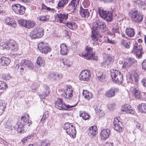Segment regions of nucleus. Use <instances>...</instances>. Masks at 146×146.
<instances>
[{
  "instance_id": "1",
  "label": "nucleus",
  "mask_w": 146,
  "mask_h": 146,
  "mask_svg": "<svg viewBox=\"0 0 146 146\" xmlns=\"http://www.w3.org/2000/svg\"><path fill=\"white\" fill-rule=\"evenodd\" d=\"M29 117L28 114H25L24 115L21 116L20 121H19L17 124L18 126L17 130L18 132L23 133L24 126L27 124V126L29 127L32 124L31 121L29 119Z\"/></svg>"
},
{
  "instance_id": "2",
  "label": "nucleus",
  "mask_w": 146,
  "mask_h": 146,
  "mask_svg": "<svg viewBox=\"0 0 146 146\" xmlns=\"http://www.w3.org/2000/svg\"><path fill=\"white\" fill-rule=\"evenodd\" d=\"M79 96L78 95L75 97V99L74 100L75 101V103L72 105L63 104L62 99L61 98L58 99L55 103V107L60 110H70L69 109L75 107L77 105L79 101Z\"/></svg>"
},
{
  "instance_id": "3",
  "label": "nucleus",
  "mask_w": 146,
  "mask_h": 146,
  "mask_svg": "<svg viewBox=\"0 0 146 146\" xmlns=\"http://www.w3.org/2000/svg\"><path fill=\"white\" fill-rule=\"evenodd\" d=\"M111 76L112 81L116 84H120L123 81V75L119 70L114 69L111 70Z\"/></svg>"
},
{
  "instance_id": "4",
  "label": "nucleus",
  "mask_w": 146,
  "mask_h": 146,
  "mask_svg": "<svg viewBox=\"0 0 146 146\" xmlns=\"http://www.w3.org/2000/svg\"><path fill=\"white\" fill-rule=\"evenodd\" d=\"M92 30L97 31L101 30L102 32H104L107 30L105 24L102 20L96 19L92 23Z\"/></svg>"
},
{
  "instance_id": "5",
  "label": "nucleus",
  "mask_w": 146,
  "mask_h": 146,
  "mask_svg": "<svg viewBox=\"0 0 146 146\" xmlns=\"http://www.w3.org/2000/svg\"><path fill=\"white\" fill-rule=\"evenodd\" d=\"M129 14L131 17L133 21L135 23L141 22L143 20V15L135 9L131 10Z\"/></svg>"
},
{
  "instance_id": "6",
  "label": "nucleus",
  "mask_w": 146,
  "mask_h": 146,
  "mask_svg": "<svg viewBox=\"0 0 146 146\" xmlns=\"http://www.w3.org/2000/svg\"><path fill=\"white\" fill-rule=\"evenodd\" d=\"M82 56L87 60H96L98 58L92 51V48L88 47L85 50V52L82 53Z\"/></svg>"
},
{
  "instance_id": "7",
  "label": "nucleus",
  "mask_w": 146,
  "mask_h": 146,
  "mask_svg": "<svg viewBox=\"0 0 146 146\" xmlns=\"http://www.w3.org/2000/svg\"><path fill=\"white\" fill-rule=\"evenodd\" d=\"M44 31L41 28H37L31 31L30 32L29 36L32 38H40L44 35Z\"/></svg>"
},
{
  "instance_id": "8",
  "label": "nucleus",
  "mask_w": 146,
  "mask_h": 146,
  "mask_svg": "<svg viewBox=\"0 0 146 146\" xmlns=\"http://www.w3.org/2000/svg\"><path fill=\"white\" fill-rule=\"evenodd\" d=\"M64 129L66 130V133L72 138L76 137V131L75 127L73 125L68 123H65L64 125Z\"/></svg>"
},
{
  "instance_id": "9",
  "label": "nucleus",
  "mask_w": 146,
  "mask_h": 146,
  "mask_svg": "<svg viewBox=\"0 0 146 146\" xmlns=\"http://www.w3.org/2000/svg\"><path fill=\"white\" fill-rule=\"evenodd\" d=\"M64 129L66 130V133L72 138L76 137V131L75 127L73 125L68 123H65L64 125Z\"/></svg>"
},
{
  "instance_id": "10",
  "label": "nucleus",
  "mask_w": 146,
  "mask_h": 146,
  "mask_svg": "<svg viewBox=\"0 0 146 146\" xmlns=\"http://www.w3.org/2000/svg\"><path fill=\"white\" fill-rule=\"evenodd\" d=\"M12 9L16 13L19 15H23L25 10V9L23 6L19 4L13 5Z\"/></svg>"
},
{
  "instance_id": "11",
  "label": "nucleus",
  "mask_w": 146,
  "mask_h": 146,
  "mask_svg": "<svg viewBox=\"0 0 146 146\" xmlns=\"http://www.w3.org/2000/svg\"><path fill=\"white\" fill-rule=\"evenodd\" d=\"M9 49L11 50V54L13 55H18L17 52L18 50V46L17 44L13 40H10L9 41Z\"/></svg>"
},
{
  "instance_id": "12",
  "label": "nucleus",
  "mask_w": 146,
  "mask_h": 146,
  "mask_svg": "<svg viewBox=\"0 0 146 146\" xmlns=\"http://www.w3.org/2000/svg\"><path fill=\"white\" fill-rule=\"evenodd\" d=\"M64 94L62 95L66 99L70 100L73 96V90L72 87L70 85L67 86L64 90Z\"/></svg>"
},
{
  "instance_id": "13",
  "label": "nucleus",
  "mask_w": 146,
  "mask_h": 146,
  "mask_svg": "<svg viewBox=\"0 0 146 146\" xmlns=\"http://www.w3.org/2000/svg\"><path fill=\"white\" fill-rule=\"evenodd\" d=\"M113 126L114 129L118 132H120L123 130V123L119 120L117 117L115 118Z\"/></svg>"
},
{
  "instance_id": "14",
  "label": "nucleus",
  "mask_w": 146,
  "mask_h": 146,
  "mask_svg": "<svg viewBox=\"0 0 146 146\" xmlns=\"http://www.w3.org/2000/svg\"><path fill=\"white\" fill-rule=\"evenodd\" d=\"M90 77V71L87 70H82L80 73L79 77L81 81H87Z\"/></svg>"
},
{
  "instance_id": "15",
  "label": "nucleus",
  "mask_w": 146,
  "mask_h": 146,
  "mask_svg": "<svg viewBox=\"0 0 146 146\" xmlns=\"http://www.w3.org/2000/svg\"><path fill=\"white\" fill-rule=\"evenodd\" d=\"M38 47L40 51L43 53L46 54L51 50L48 44L43 42H40L38 44Z\"/></svg>"
},
{
  "instance_id": "16",
  "label": "nucleus",
  "mask_w": 146,
  "mask_h": 146,
  "mask_svg": "<svg viewBox=\"0 0 146 146\" xmlns=\"http://www.w3.org/2000/svg\"><path fill=\"white\" fill-rule=\"evenodd\" d=\"M80 0H71L70 2L66 6V9L69 11H73L76 9V7L79 5Z\"/></svg>"
},
{
  "instance_id": "17",
  "label": "nucleus",
  "mask_w": 146,
  "mask_h": 146,
  "mask_svg": "<svg viewBox=\"0 0 146 146\" xmlns=\"http://www.w3.org/2000/svg\"><path fill=\"white\" fill-rule=\"evenodd\" d=\"M143 47L141 45H138V44L135 42L134 44V47L133 50L136 54L137 56L139 58H141V57L142 54L143 53L142 51Z\"/></svg>"
},
{
  "instance_id": "18",
  "label": "nucleus",
  "mask_w": 146,
  "mask_h": 146,
  "mask_svg": "<svg viewBox=\"0 0 146 146\" xmlns=\"http://www.w3.org/2000/svg\"><path fill=\"white\" fill-rule=\"evenodd\" d=\"M119 92V89L117 87H113L110 89L105 93L106 96L110 98L114 97L116 93Z\"/></svg>"
},
{
  "instance_id": "19",
  "label": "nucleus",
  "mask_w": 146,
  "mask_h": 146,
  "mask_svg": "<svg viewBox=\"0 0 146 146\" xmlns=\"http://www.w3.org/2000/svg\"><path fill=\"white\" fill-rule=\"evenodd\" d=\"M62 75L56 72H50L48 76V78L53 81H55L58 79H61Z\"/></svg>"
},
{
  "instance_id": "20",
  "label": "nucleus",
  "mask_w": 146,
  "mask_h": 146,
  "mask_svg": "<svg viewBox=\"0 0 146 146\" xmlns=\"http://www.w3.org/2000/svg\"><path fill=\"white\" fill-rule=\"evenodd\" d=\"M20 64L21 66L24 67L25 68L32 69L34 67V65L32 63L31 61L27 60H22Z\"/></svg>"
},
{
  "instance_id": "21",
  "label": "nucleus",
  "mask_w": 146,
  "mask_h": 146,
  "mask_svg": "<svg viewBox=\"0 0 146 146\" xmlns=\"http://www.w3.org/2000/svg\"><path fill=\"white\" fill-rule=\"evenodd\" d=\"M112 32V35H114V36L120 34L119 25L117 23L115 22L113 23Z\"/></svg>"
},
{
  "instance_id": "22",
  "label": "nucleus",
  "mask_w": 146,
  "mask_h": 146,
  "mask_svg": "<svg viewBox=\"0 0 146 146\" xmlns=\"http://www.w3.org/2000/svg\"><path fill=\"white\" fill-rule=\"evenodd\" d=\"M97 78L99 81L104 82L106 81V78L107 77V73L105 72H98L97 74Z\"/></svg>"
},
{
  "instance_id": "23",
  "label": "nucleus",
  "mask_w": 146,
  "mask_h": 146,
  "mask_svg": "<svg viewBox=\"0 0 146 146\" xmlns=\"http://www.w3.org/2000/svg\"><path fill=\"white\" fill-rule=\"evenodd\" d=\"M121 110L123 111L131 114H134L135 113V111L131 106L127 104H125L123 106Z\"/></svg>"
},
{
  "instance_id": "24",
  "label": "nucleus",
  "mask_w": 146,
  "mask_h": 146,
  "mask_svg": "<svg viewBox=\"0 0 146 146\" xmlns=\"http://www.w3.org/2000/svg\"><path fill=\"white\" fill-rule=\"evenodd\" d=\"M110 133V131L108 129H103L100 133V137L101 139L105 140L108 138Z\"/></svg>"
},
{
  "instance_id": "25",
  "label": "nucleus",
  "mask_w": 146,
  "mask_h": 146,
  "mask_svg": "<svg viewBox=\"0 0 146 146\" xmlns=\"http://www.w3.org/2000/svg\"><path fill=\"white\" fill-rule=\"evenodd\" d=\"M137 108L139 112L146 116V104L141 103L138 106Z\"/></svg>"
},
{
  "instance_id": "26",
  "label": "nucleus",
  "mask_w": 146,
  "mask_h": 146,
  "mask_svg": "<svg viewBox=\"0 0 146 146\" xmlns=\"http://www.w3.org/2000/svg\"><path fill=\"white\" fill-rule=\"evenodd\" d=\"M80 15L83 17L88 18L90 15V12L88 9H84L82 7H80L79 10Z\"/></svg>"
},
{
  "instance_id": "27",
  "label": "nucleus",
  "mask_w": 146,
  "mask_h": 146,
  "mask_svg": "<svg viewBox=\"0 0 146 146\" xmlns=\"http://www.w3.org/2000/svg\"><path fill=\"white\" fill-rule=\"evenodd\" d=\"M92 35L91 37V41H93V43L95 42L98 41V38L100 36L99 33L97 31L92 30Z\"/></svg>"
},
{
  "instance_id": "28",
  "label": "nucleus",
  "mask_w": 146,
  "mask_h": 146,
  "mask_svg": "<svg viewBox=\"0 0 146 146\" xmlns=\"http://www.w3.org/2000/svg\"><path fill=\"white\" fill-rule=\"evenodd\" d=\"M97 128L96 126H93L90 127L88 129L87 131L89 135H95L98 133Z\"/></svg>"
},
{
  "instance_id": "29",
  "label": "nucleus",
  "mask_w": 146,
  "mask_h": 146,
  "mask_svg": "<svg viewBox=\"0 0 146 146\" xmlns=\"http://www.w3.org/2000/svg\"><path fill=\"white\" fill-rule=\"evenodd\" d=\"M49 89L48 87L46 86L44 90V92H39V96L41 98L45 99L49 94Z\"/></svg>"
},
{
  "instance_id": "30",
  "label": "nucleus",
  "mask_w": 146,
  "mask_h": 146,
  "mask_svg": "<svg viewBox=\"0 0 146 146\" xmlns=\"http://www.w3.org/2000/svg\"><path fill=\"white\" fill-rule=\"evenodd\" d=\"M5 23L9 26L15 27L16 26V23L15 21L9 17L7 18L5 20Z\"/></svg>"
},
{
  "instance_id": "31",
  "label": "nucleus",
  "mask_w": 146,
  "mask_h": 146,
  "mask_svg": "<svg viewBox=\"0 0 146 146\" xmlns=\"http://www.w3.org/2000/svg\"><path fill=\"white\" fill-rule=\"evenodd\" d=\"M11 61L8 58L2 57L0 59V62L2 65L6 66L8 65Z\"/></svg>"
},
{
  "instance_id": "32",
  "label": "nucleus",
  "mask_w": 146,
  "mask_h": 146,
  "mask_svg": "<svg viewBox=\"0 0 146 146\" xmlns=\"http://www.w3.org/2000/svg\"><path fill=\"white\" fill-rule=\"evenodd\" d=\"M45 61L43 58L41 56L38 57L36 60V66L38 68L40 66H43L44 65Z\"/></svg>"
},
{
  "instance_id": "33",
  "label": "nucleus",
  "mask_w": 146,
  "mask_h": 146,
  "mask_svg": "<svg viewBox=\"0 0 146 146\" xmlns=\"http://www.w3.org/2000/svg\"><path fill=\"white\" fill-rule=\"evenodd\" d=\"M69 14L64 13H59L58 14L57 17L60 22L63 23V21L66 20L68 18Z\"/></svg>"
},
{
  "instance_id": "34",
  "label": "nucleus",
  "mask_w": 146,
  "mask_h": 146,
  "mask_svg": "<svg viewBox=\"0 0 146 146\" xmlns=\"http://www.w3.org/2000/svg\"><path fill=\"white\" fill-rule=\"evenodd\" d=\"M60 53L62 55H66L68 52V50L66 45L64 44H60Z\"/></svg>"
},
{
  "instance_id": "35",
  "label": "nucleus",
  "mask_w": 146,
  "mask_h": 146,
  "mask_svg": "<svg viewBox=\"0 0 146 146\" xmlns=\"http://www.w3.org/2000/svg\"><path fill=\"white\" fill-rule=\"evenodd\" d=\"M6 103L4 100H0V115L2 114L6 108Z\"/></svg>"
},
{
  "instance_id": "36",
  "label": "nucleus",
  "mask_w": 146,
  "mask_h": 146,
  "mask_svg": "<svg viewBox=\"0 0 146 146\" xmlns=\"http://www.w3.org/2000/svg\"><path fill=\"white\" fill-rule=\"evenodd\" d=\"M133 94L135 98L137 99L140 100L142 98V96L140 92L136 88H134L133 91Z\"/></svg>"
},
{
  "instance_id": "37",
  "label": "nucleus",
  "mask_w": 146,
  "mask_h": 146,
  "mask_svg": "<svg viewBox=\"0 0 146 146\" xmlns=\"http://www.w3.org/2000/svg\"><path fill=\"white\" fill-rule=\"evenodd\" d=\"M66 24V26L70 29L75 30L77 28V25L74 22H67Z\"/></svg>"
},
{
  "instance_id": "38",
  "label": "nucleus",
  "mask_w": 146,
  "mask_h": 146,
  "mask_svg": "<svg viewBox=\"0 0 146 146\" xmlns=\"http://www.w3.org/2000/svg\"><path fill=\"white\" fill-rule=\"evenodd\" d=\"M125 33L129 37H133L134 35V31L132 28H127L125 30Z\"/></svg>"
},
{
  "instance_id": "39",
  "label": "nucleus",
  "mask_w": 146,
  "mask_h": 146,
  "mask_svg": "<svg viewBox=\"0 0 146 146\" xmlns=\"http://www.w3.org/2000/svg\"><path fill=\"white\" fill-rule=\"evenodd\" d=\"M3 126L5 128V131H9L12 129V125L9 121H5L4 122Z\"/></svg>"
},
{
  "instance_id": "40",
  "label": "nucleus",
  "mask_w": 146,
  "mask_h": 146,
  "mask_svg": "<svg viewBox=\"0 0 146 146\" xmlns=\"http://www.w3.org/2000/svg\"><path fill=\"white\" fill-rule=\"evenodd\" d=\"M114 57L113 56H108L106 60L104 61V63L107 65H109L112 64L113 61Z\"/></svg>"
},
{
  "instance_id": "41",
  "label": "nucleus",
  "mask_w": 146,
  "mask_h": 146,
  "mask_svg": "<svg viewBox=\"0 0 146 146\" xmlns=\"http://www.w3.org/2000/svg\"><path fill=\"white\" fill-rule=\"evenodd\" d=\"M104 19L108 21H111L113 19L112 13L110 11H108L107 12Z\"/></svg>"
},
{
  "instance_id": "42",
  "label": "nucleus",
  "mask_w": 146,
  "mask_h": 146,
  "mask_svg": "<svg viewBox=\"0 0 146 146\" xmlns=\"http://www.w3.org/2000/svg\"><path fill=\"white\" fill-rule=\"evenodd\" d=\"M7 88V85L6 83L3 81H0V90L2 91V92L5 91Z\"/></svg>"
},
{
  "instance_id": "43",
  "label": "nucleus",
  "mask_w": 146,
  "mask_h": 146,
  "mask_svg": "<svg viewBox=\"0 0 146 146\" xmlns=\"http://www.w3.org/2000/svg\"><path fill=\"white\" fill-rule=\"evenodd\" d=\"M145 4V2L140 0H135L133 1V4L135 6H138L139 7H142Z\"/></svg>"
},
{
  "instance_id": "44",
  "label": "nucleus",
  "mask_w": 146,
  "mask_h": 146,
  "mask_svg": "<svg viewBox=\"0 0 146 146\" xmlns=\"http://www.w3.org/2000/svg\"><path fill=\"white\" fill-rule=\"evenodd\" d=\"M79 116L80 117H82V118L85 120H88L90 117L88 114L84 111L82 112H80Z\"/></svg>"
},
{
  "instance_id": "45",
  "label": "nucleus",
  "mask_w": 146,
  "mask_h": 146,
  "mask_svg": "<svg viewBox=\"0 0 146 146\" xmlns=\"http://www.w3.org/2000/svg\"><path fill=\"white\" fill-rule=\"evenodd\" d=\"M33 137L32 135H30L21 139V142L22 144H25L27 143L30 141V139Z\"/></svg>"
},
{
  "instance_id": "46",
  "label": "nucleus",
  "mask_w": 146,
  "mask_h": 146,
  "mask_svg": "<svg viewBox=\"0 0 146 146\" xmlns=\"http://www.w3.org/2000/svg\"><path fill=\"white\" fill-rule=\"evenodd\" d=\"M69 0H59L57 6L59 7H63L64 6L67 4Z\"/></svg>"
},
{
  "instance_id": "47",
  "label": "nucleus",
  "mask_w": 146,
  "mask_h": 146,
  "mask_svg": "<svg viewBox=\"0 0 146 146\" xmlns=\"http://www.w3.org/2000/svg\"><path fill=\"white\" fill-rule=\"evenodd\" d=\"M83 94L85 98L88 100L92 98V97L93 95L92 94L86 90L84 91L83 93Z\"/></svg>"
},
{
  "instance_id": "48",
  "label": "nucleus",
  "mask_w": 146,
  "mask_h": 146,
  "mask_svg": "<svg viewBox=\"0 0 146 146\" xmlns=\"http://www.w3.org/2000/svg\"><path fill=\"white\" fill-rule=\"evenodd\" d=\"M116 106V105L115 103L110 102L107 104V108L109 110L112 111L115 108Z\"/></svg>"
},
{
  "instance_id": "49",
  "label": "nucleus",
  "mask_w": 146,
  "mask_h": 146,
  "mask_svg": "<svg viewBox=\"0 0 146 146\" xmlns=\"http://www.w3.org/2000/svg\"><path fill=\"white\" fill-rule=\"evenodd\" d=\"M48 115L49 112L48 111L45 112L44 113L40 119V122L42 123H44L45 122L46 120L47 119L48 117Z\"/></svg>"
},
{
  "instance_id": "50",
  "label": "nucleus",
  "mask_w": 146,
  "mask_h": 146,
  "mask_svg": "<svg viewBox=\"0 0 146 146\" xmlns=\"http://www.w3.org/2000/svg\"><path fill=\"white\" fill-rule=\"evenodd\" d=\"M26 25L25 27L28 28L30 29L33 27L35 25L34 23L29 20H26Z\"/></svg>"
},
{
  "instance_id": "51",
  "label": "nucleus",
  "mask_w": 146,
  "mask_h": 146,
  "mask_svg": "<svg viewBox=\"0 0 146 146\" xmlns=\"http://www.w3.org/2000/svg\"><path fill=\"white\" fill-rule=\"evenodd\" d=\"M60 62H62L64 66H66L67 67H70L71 66V63L69 60L66 59L64 60L63 59L60 60Z\"/></svg>"
},
{
  "instance_id": "52",
  "label": "nucleus",
  "mask_w": 146,
  "mask_h": 146,
  "mask_svg": "<svg viewBox=\"0 0 146 146\" xmlns=\"http://www.w3.org/2000/svg\"><path fill=\"white\" fill-rule=\"evenodd\" d=\"M121 44L122 45L126 48H129L130 45V42H129L125 41L124 39H122L121 40Z\"/></svg>"
},
{
  "instance_id": "53",
  "label": "nucleus",
  "mask_w": 146,
  "mask_h": 146,
  "mask_svg": "<svg viewBox=\"0 0 146 146\" xmlns=\"http://www.w3.org/2000/svg\"><path fill=\"white\" fill-rule=\"evenodd\" d=\"M38 19L44 22L48 21L49 18L47 15L40 16L38 17Z\"/></svg>"
},
{
  "instance_id": "54",
  "label": "nucleus",
  "mask_w": 146,
  "mask_h": 146,
  "mask_svg": "<svg viewBox=\"0 0 146 146\" xmlns=\"http://www.w3.org/2000/svg\"><path fill=\"white\" fill-rule=\"evenodd\" d=\"M98 12L100 16L104 18L107 13L106 11H105L103 9H101L100 8H99Z\"/></svg>"
},
{
  "instance_id": "55",
  "label": "nucleus",
  "mask_w": 146,
  "mask_h": 146,
  "mask_svg": "<svg viewBox=\"0 0 146 146\" xmlns=\"http://www.w3.org/2000/svg\"><path fill=\"white\" fill-rule=\"evenodd\" d=\"M39 86V85L37 83L33 84L31 87L32 91L34 92H36Z\"/></svg>"
},
{
  "instance_id": "56",
  "label": "nucleus",
  "mask_w": 146,
  "mask_h": 146,
  "mask_svg": "<svg viewBox=\"0 0 146 146\" xmlns=\"http://www.w3.org/2000/svg\"><path fill=\"white\" fill-rule=\"evenodd\" d=\"M18 23L19 24L23 27H25L26 25V20L23 19H21L18 20Z\"/></svg>"
},
{
  "instance_id": "57",
  "label": "nucleus",
  "mask_w": 146,
  "mask_h": 146,
  "mask_svg": "<svg viewBox=\"0 0 146 146\" xmlns=\"http://www.w3.org/2000/svg\"><path fill=\"white\" fill-rule=\"evenodd\" d=\"M50 145L49 142L47 140H43L41 142L40 145L38 146H47Z\"/></svg>"
},
{
  "instance_id": "58",
  "label": "nucleus",
  "mask_w": 146,
  "mask_h": 146,
  "mask_svg": "<svg viewBox=\"0 0 146 146\" xmlns=\"http://www.w3.org/2000/svg\"><path fill=\"white\" fill-rule=\"evenodd\" d=\"M83 5L85 8L88 7L90 5V1L88 0H85L83 2Z\"/></svg>"
},
{
  "instance_id": "59",
  "label": "nucleus",
  "mask_w": 146,
  "mask_h": 146,
  "mask_svg": "<svg viewBox=\"0 0 146 146\" xmlns=\"http://www.w3.org/2000/svg\"><path fill=\"white\" fill-rule=\"evenodd\" d=\"M42 9H45L49 11H54V9L50 8L48 7L45 5L43 4L42 5Z\"/></svg>"
},
{
  "instance_id": "60",
  "label": "nucleus",
  "mask_w": 146,
  "mask_h": 146,
  "mask_svg": "<svg viewBox=\"0 0 146 146\" xmlns=\"http://www.w3.org/2000/svg\"><path fill=\"white\" fill-rule=\"evenodd\" d=\"M2 47L3 49H9V41L8 43H4L2 45Z\"/></svg>"
},
{
  "instance_id": "61",
  "label": "nucleus",
  "mask_w": 146,
  "mask_h": 146,
  "mask_svg": "<svg viewBox=\"0 0 146 146\" xmlns=\"http://www.w3.org/2000/svg\"><path fill=\"white\" fill-rule=\"evenodd\" d=\"M131 66V65L129 63V61L128 60L125 62L124 63L123 65V67L124 68H127Z\"/></svg>"
},
{
  "instance_id": "62",
  "label": "nucleus",
  "mask_w": 146,
  "mask_h": 146,
  "mask_svg": "<svg viewBox=\"0 0 146 146\" xmlns=\"http://www.w3.org/2000/svg\"><path fill=\"white\" fill-rule=\"evenodd\" d=\"M131 66V65L129 63V61L128 60L125 62L124 63L123 65V67L124 68H127Z\"/></svg>"
},
{
  "instance_id": "63",
  "label": "nucleus",
  "mask_w": 146,
  "mask_h": 146,
  "mask_svg": "<svg viewBox=\"0 0 146 146\" xmlns=\"http://www.w3.org/2000/svg\"><path fill=\"white\" fill-rule=\"evenodd\" d=\"M129 63L130 65H132L133 64H135L136 62L135 60L133 58H129L128 60Z\"/></svg>"
},
{
  "instance_id": "64",
  "label": "nucleus",
  "mask_w": 146,
  "mask_h": 146,
  "mask_svg": "<svg viewBox=\"0 0 146 146\" xmlns=\"http://www.w3.org/2000/svg\"><path fill=\"white\" fill-rule=\"evenodd\" d=\"M26 93V92L23 91H21L17 93L18 95L21 98H22Z\"/></svg>"
}]
</instances>
